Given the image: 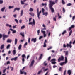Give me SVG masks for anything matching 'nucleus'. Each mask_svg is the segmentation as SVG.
<instances>
[{
    "instance_id": "1",
    "label": "nucleus",
    "mask_w": 75,
    "mask_h": 75,
    "mask_svg": "<svg viewBox=\"0 0 75 75\" xmlns=\"http://www.w3.org/2000/svg\"><path fill=\"white\" fill-rule=\"evenodd\" d=\"M49 3V8L51 10L52 13H54L55 12V10L54 9V8H52V6H53V4H55V2H52V1H50Z\"/></svg>"
},
{
    "instance_id": "2",
    "label": "nucleus",
    "mask_w": 75,
    "mask_h": 75,
    "mask_svg": "<svg viewBox=\"0 0 75 75\" xmlns=\"http://www.w3.org/2000/svg\"><path fill=\"white\" fill-rule=\"evenodd\" d=\"M71 44H72V41H71L69 43V44L67 43V45H66L65 44H64L63 45V47L64 48H66V47H67V48H68V47H69L70 48H72V47Z\"/></svg>"
},
{
    "instance_id": "3",
    "label": "nucleus",
    "mask_w": 75,
    "mask_h": 75,
    "mask_svg": "<svg viewBox=\"0 0 75 75\" xmlns=\"http://www.w3.org/2000/svg\"><path fill=\"white\" fill-rule=\"evenodd\" d=\"M65 62L60 63V65L62 66L64 64H67V63L68 62V60H67V57H65Z\"/></svg>"
},
{
    "instance_id": "4",
    "label": "nucleus",
    "mask_w": 75,
    "mask_h": 75,
    "mask_svg": "<svg viewBox=\"0 0 75 75\" xmlns=\"http://www.w3.org/2000/svg\"><path fill=\"white\" fill-rule=\"evenodd\" d=\"M64 57L63 56H62L61 57H59L58 59V62H60L61 61H64Z\"/></svg>"
},
{
    "instance_id": "5",
    "label": "nucleus",
    "mask_w": 75,
    "mask_h": 75,
    "mask_svg": "<svg viewBox=\"0 0 75 75\" xmlns=\"http://www.w3.org/2000/svg\"><path fill=\"white\" fill-rule=\"evenodd\" d=\"M28 24L29 25H32V24H33V25H35V20H34V19H33L32 22H30L28 23Z\"/></svg>"
},
{
    "instance_id": "6",
    "label": "nucleus",
    "mask_w": 75,
    "mask_h": 75,
    "mask_svg": "<svg viewBox=\"0 0 75 75\" xmlns=\"http://www.w3.org/2000/svg\"><path fill=\"white\" fill-rule=\"evenodd\" d=\"M22 62H24V61H25V59H24V58H26V56H25V54H23L22 55Z\"/></svg>"
},
{
    "instance_id": "7",
    "label": "nucleus",
    "mask_w": 75,
    "mask_h": 75,
    "mask_svg": "<svg viewBox=\"0 0 75 75\" xmlns=\"http://www.w3.org/2000/svg\"><path fill=\"white\" fill-rule=\"evenodd\" d=\"M55 59H53L51 60V63L52 64H56V62H55Z\"/></svg>"
},
{
    "instance_id": "8",
    "label": "nucleus",
    "mask_w": 75,
    "mask_h": 75,
    "mask_svg": "<svg viewBox=\"0 0 75 75\" xmlns=\"http://www.w3.org/2000/svg\"><path fill=\"white\" fill-rule=\"evenodd\" d=\"M35 62V61H34V60H33L32 61L30 66V68H31V67H33V65H34V63Z\"/></svg>"
},
{
    "instance_id": "9",
    "label": "nucleus",
    "mask_w": 75,
    "mask_h": 75,
    "mask_svg": "<svg viewBox=\"0 0 75 75\" xmlns=\"http://www.w3.org/2000/svg\"><path fill=\"white\" fill-rule=\"evenodd\" d=\"M41 33H42L43 34L44 37H46V34H45V31H43L42 30H41Z\"/></svg>"
},
{
    "instance_id": "10",
    "label": "nucleus",
    "mask_w": 75,
    "mask_h": 75,
    "mask_svg": "<svg viewBox=\"0 0 75 75\" xmlns=\"http://www.w3.org/2000/svg\"><path fill=\"white\" fill-rule=\"evenodd\" d=\"M32 42L33 41L35 43L37 41V38H33L31 40Z\"/></svg>"
},
{
    "instance_id": "11",
    "label": "nucleus",
    "mask_w": 75,
    "mask_h": 75,
    "mask_svg": "<svg viewBox=\"0 0 75 75\" xmlns=\"http://www.w3.org/2000/svg\"><path fill=\"white\" fill-rule=\"evenodd\" d=\"M75 27V25H72L71 27H69V31L71 30L72 28H74Z\"/></svg>"
},
{
    "instance_id": "12",
    "label": "nucleus",
    "mask_w": 75,
    "mask_h": 75,
    "mask_svg": "<svg viewBox=\"0 0 75 75\" xmlns=\"http://www.w3.org/2000/svg\"><path fill=\"white\" fill-rule=\"evenodd\" d=\"M64 52L65 53V55L66 56V57L68 56V51H64Z\"/></svg>"
},
{
    "instance_id": "13",
    "label": "nucleus",
    "mask_w": 75,
    "mask_h": 75,
    "mask_svg": "<svg viewBox=\"0 0 75 75\" xmlns=\"http://www.w3.org/2000/svg\"><path fill=\"white\" fill-rule=\"evenodd\" d=\"M41 13V11H40L38 13V17L39 19H40V16Z\"/></svg>"
},
{
    "instance_id": "14",
    "label": "nucleus",
    "mask_w": 75,
    "mask_h": 75,
    "mask_svg": "<svg viewBox=\"0 0 75 75\" xmlns=\"http://www.w3.org/2000/svg\"><path fill=\"white\" fill-rule=\"evenodd\" d=\"M7 42L8 43H11L12 42V40L10 39H8L7 40Z\"/></svg>"
},
{
    "instance_id": "15",
    "label": "nucleus",
    "mask_w": 75,
    "mask_h": 75,
    "mask_svg": "<svg viewBox=\"0 0 75 75\" xmlns=\"http://www.w3.org/2000/svg\"><path fill=\"white\" fill-rule=\"evenodd\" d=\"M72 73V71L71 70H68L67 71V74H69V75H71V74Z\"/></svg>"
},
{
    "instance_id": "16",
    "label": "nucleus",
    "mask_w": 75,
    "mask_h": 75,
    "mask_svg": "<svg viewBox=\"0 0 75 75\" xmlns=\"http://www.w3.org/2000/svg\"><path fill=\"white\" fill-rule=\"evenodd\" d=\"M29 14H30V15L31 16H32V17H34L35 15L33 13L30 12L29 13Z\"/></svg>"
},
{
    "instance_id": "17",
    "label": "nucleus",
    "mask_w": 75,
    "mask_h": 75,
    "mask_svg": "<svg viewBox=\"0 0 75 75\" xmlns=\"http://www.w3.org/2000/svg\"><path fill=\"white\" fill-rule=\"evenodd\" d=\"M20 8H15V9L13 11V12H15V11H16V10H17L18 11H19V10H20Z\"/></svg>"
},
{
    "instance_id": "18",
    "label": "nucleus",
    "mask_w": 75,
    "mask_h": 75,
    "mask_svg": "<svg viewBox=\"0 0 75 75\" xmlns=\"http://www.w3.org/2000/svg\"><path fill=\"white\" fill-rule=\"evenodd\" d=\"M18 40L17 39L15 38V45H16L17 44V41Z\"/></svg>"
},
{
    "instance_id": "19",
    "label": "nucleus",
    "mask_w": 75,
    "mask_h": 75,
    "mask_svg": "<svg viewBox=\"0 0 75 75\" xmlns=\"http://www.w3.org/2000/svg\"><path fill=\"white\" fill-rule=\"evenodd\" d=\"M23 10H22L21 12V13H20V16L21 17L23 16Z\"/></svg>"
},
{
    "instance_id": "20",
    "label": "nucleus",
    "mask_w": 75,
    "mask_h": 75,
    "mask_svg": "<svg viewBox=\"0 0 75 75\" xmlns=\"http://www.w3.org/2000/svg\"><path fill=\"white\" fill-rule=\"evenodd\" d=\"M13 55H15L16 53V50H13Z\"/></svg>"
},
{
    "instance_id": "21",
    "label": "nucleus",
    "mask_w": 75,
    "mask_h": 75,
    "mask_svg": "<svg viewBox=\"0 0 75 75\" xmlns=\"http://www.w3.org/2000/svg\"><path fill=\"white\" fill-rule=\"evenodd\" d=\"M20 35L22 36V37H24V32L22 33L21 32L20 33Z\"/></svg>"
},
{
    "instance_id": "22",
    "label": "nucleus",
    "mask_w": 75,
    "mask_h": 75,
    "mask_svg": "<svg viewBox=\"0 0 75 75\" xmlns=\"http://www.w3.org/2000/svg\"><path fill=\"white\" fill-rule=\"evenodd\" d=\"M67 33V30H64L62 33V35H64L65 34H66Z\"/></svg>"
},
{
    "instance_id": "23",
    "label": "nucleus",
    "mask_w": 75,
    "mask_h": 75,
    "mask_svg": "<svg viewBox=\"0 0 75 75\" xmlns=\"http://www.w3.org/2000/svg\"><path fill=\"white\" fill-rule=\"evenodd\" d=\"M4 45L3 44L0 47L1 50H2L4 48Z\"/></svg>"
},
{
    "instance_id": "24",
    "label": "nucleus",
    "mask_w": 75,
    "mask_h": 75,
    "mask_svg": "<svg viewBox=\"0 0 75 75\" xmlns=\"http://www.w3.org/2000/svg\"><path fill=\"white\" fill-rule=\"evenodd\" d=\"M27 42H26L24 44V48H26L27 47H26V46L27 45Z\"/></svg>"
},
{
    "instance_id": "25",
    "label": "nucleus",
    "mask_w": 75,
    "mask_h": 75,
    "mask_svg": "<svg viewBox=\"0 0 75 75\" xmlns=\"http://www.w3.org/2000/svg\"><path fill=\"white\" fill-rule=\"evenodd\" d=\"M72 30H70V31L69 32V36H70V35L72 34Z\"/></svg>"
},
{
    "instance_id": "26",
    "label": "nucleus",
    "mask_w": 75,
    "mask_h": 75,
    "mask_svg": "<svg viewBox=\"0 0 75 75\" xmlns=\"http://www.w3.org/2000/svg\"><path fill=\"white\" fill-rule=\"evenodd\" d=\"M3 37H4V38H7L8 37V35H5L4 34H3Z\"/></svg>"
},
{
    "instance_id": "27",
    "label": "nucleus",
    "mask_w": 75,
    "mask_h": 75,
    "mask_svg": "<svg viewBox=\"0 0 75 75\" xmlns=\"http://www.w3.org/2000/svg\"><path fill=\"white\" fill-rule=\"evenodd\" d=\"M43 15H45V16H47L48 15V12H43Z\"/></svg>"
},
{
    "instance_id": "28",
    "label": "nucleus",
    "mask_w": 75,
    "mask_h": 75,
    "mask_svg": "<svg viewBox=\"0 0 75 75\" xmlns=\"http://www.w3.org/2000/svg\"><path fill=\"white\" fill-rule=\"evenodd\" d=\"M72 4L71 3H68L67 4V6H72Z\"/></svg>"
},
{
    "instance_id": "29",
    "label": "nucleus",
    "mask_w": 75,
    "mask_h": 75,
    "mask_svg": "<svg viewBox=\"0 0 75 75\" xmlns=\"http://www.w3.org/2000/svg\"><path fill=\"white\" fill-rule=\"evenodd\" d=\"M6 27H9L10 28H11V25H9L8 24H6Z\"/></svg>"
},
{
    "instance_id": "30",
    "label": "nucleus",
    "mask_w": 75,
    "mask_h": 75,
    "mask_svg": "<svg viewBox=\"0 0 75 75\" xmlns=\"http://www.w3.org/2000/svg\"><path fill=\"white\" fill-rule=\"evenodd\" d=\"M22 47V45H20L18 47V50H21V47Z\"/></svg>"
},
{
    "instance_id": "31",
    "label": "nucleus",
    "mask_w": 75,
    "mask_h": 75,
    "mask_svg": "<svg viewBox=\"0 0 75 75\" xmlns=\"http://www.w3.org/2000/svg\"><path fill=\"white\" fill-rule=\"evenodd\" d=\"M5 8L6 7H4L2 8V9H1V11H2V12H3V11H4V10H5Z\"/></svg>"
},
{
    "instance_id": "32",
    "label": "nucleus",
    "mask_w": 75,
    "mask_h": 75,
    "mask_svg": "<svg viewBox=\"0 0 75 75\" xmlns=\"http://www.w3.org/2000/svg\"><path fill=\"white\" fill-rule=\"evenodd\" d=\"M10 45L8 44L6 47V49H9V48H10Z\"/></svg>"
},
{
    "instance_id": "33",
    "label": "nucleus",
    "mask_w": 75,
    "mask_h": 75,
    "mask_svg": "<svg viewBox=\"0 0 75 75\" xmlns=\"http://www.w3.org/2000/svg\"><path fill=\"white\" fill-rule=\"evenodd\" d=\"M33 10H34L32 8H30V9H29V11H30V12H32V11H33Z\"/></svg>"
},
{
    "instance_id": "34",
    "label": "nucleus",
    "mask_w": 75,
    "mask_h": 75,
    "mask_svg": "<svg viewBox=\"0 0 75 75\" xmlns=\"http://www.w3.org/2000/svg\"><path fill=\"white\" fill-rule=\"evenodd\" d=\"M21 4H24V1H23L22 0L21 1Z\"/></svg>"
},
{
    "instance_id": "35",
    "label": "nucleus",
    "mask_w": 75,
    "mask_h": 75,
    "mask_svg": "<svg viewBox=\"0 0 75 75\" xmlns=\"http://www.w3.org/2000/svg\"><path fill=\"white\" fill-rule=\"evenodd\" d=\"M58 16L59 17V18H61V16H59V13H57Z\"/></svg>"
},
{
    "instance_id": "36",
    "label": "nucleus",
    "mask_w": 75,
    "mask_h": 75,
    "mask_svg": "<svg viewBox=\"0 0 75 75\" xmlns=\"http://www.w3.org/2000/svg\"><path fill=\"white\" fill-rule=\"evenodd\" d=\"M62 4H65V1H64V0H62Z\"/></svg>"
},
{
    "instance_id": "37",
    "label": "nucleus",
    "mask_w": 75,
    "mask_h": 75,
    "mask_svg": "<svg viewBox=\"0 0 75 75\" xmlns=\"http://www.w3.org/2000/svg\"><path fill=\"white\" fill-rule=\"evenodd\" d=\"M24 72H23L21 70H20V74H23Z\"/></svg>"
},
{
    "instance_id": "38",
    "label": "nucleus",
    "mask_w": 75,
    "mask_h": 75,
    "mask_svg": "<svg viewBox=\"0 0 75 75\" xmlns=\"http://www.w3.org/2000/svg\"><path fill=\"white\" fill-rule=\"evenodd\" d=\"M17 58H18V57H16L14 58V61H17Z\"/></svg>"
},
{
    "instance_id": "39",
    "label": "nucleus",
    "mask_w": 75,
    "mask_h": 75,
    "mask_svg": "<svg viewBox=\"0 0 75 75\" xmlns=\"http://www.w3.org/2000/svg\"><path fill=\"white\" fill-rule=\"evenodd\" d=\"M14 8V6H10L9 7V9H10L11 8Z\"/></svg>"
},
{
    "instance_id": "40",
    "label": "nucleus",
    "mask_w": 75,
    "mask_h": 75,
    "mask_svg": "<svg viewBox=\"0 0 75 75\" xmlns=\"http://www.w3.org/2000/svg\"><path fill=\"white\" fill-rule=\"evenodd\" d=\"M31 41H30V38H29L28 39V43L30 44Z\"/></svg>"
},
{
    "instance_id": "41",
    "label": "nucleus",
    "mask_w": 75,
    "mask_h": 75,
    "mask_svg": "<svg viewBox=\"0 0 75 75\" xmlns=\"http://www.w3.org/2000/svg\"><path fill=\"white\" fill-rule=\"evenodd\" d=\"M25 28V26H22L21 27V29L22 30V29H23Z\"/></svg>"
},
{
    "instance_id": "42",
    "label": "nucleus",
    "mask_w": 75,
    "mask_h": 75,
    "mask_svg": "<svg viewBox=\"0 0 75 75\" xmlns=\"http://www.w3.org/2000/svg\"><path fill=\"white\" fill-rule=\"evenodd\" d=\"M16 33V30H13V32H12V33L13 34H14V33Z\"/></svg>"
},
{
    "instance_id": "43",
    "label": "nucleus",
    "mask_w": 75,
    "mask_h": 75,
    "mask_svg": "<svg viewBox=\"0 0 75 75\" xmlns=\"http://www.w3.org/2000/svg\"><path fill=\"white\" fill-rule=\"evenodd\" d=\"M15 21L17 23H18V21L17 19H15Z\"/></svg>"
},
{
    "instance_id": "44",
    "label": "nucleus",
    "mask_w": 75,
    "mask_h": 75,
    "mask_svg": "<svg viewBox=\"0 0 75 75\" xmlns=\"http://www.w3.org/2000/svg\"><path fill=\"white\" fill-rule=\"evenodd\" d=\"M41 72H42V70H40L38 72V74H40Z\"/></svg>"
},
{
    "instance_id": "45",
    "label": "nucleus",
    "mask_w": 75,
    "mask_h": 75,
    "mask_svg": "<svg viewBox=\"0 0 75 75\" xmlns=\"http://www.w3.org/2000/svg\"><path fill=\"white\" fill-rule=\"evenodd\" d=\"M37 33H38V35H39L40 34V30H38Z\"/></svg>"
},
{
    "instance_id": "46",
    "label": "nucleus",
    "mask_w": 75,
    "mask_h": 75,
    "mask_svg": "<svg viewBox=\"0 0 75 75\" xmlns=\"http://www.w3.org/2000/svg\"><path fill=\"white\" fill-rule=\"evenodd\" d=\"M66 72H67V70H65L64 73V75H65L66 74Z\"/></svg>"
},
{
    "instance_id": "47",
    "label": "nucleus",
    "mask_w": 75,
    "mask_h": 75,
    "mask_svg": "<svg viewBox=\"0 0 75 75\" xmlns=\"http://www.w3.org/2000/svg\"><path fill=\"white\" fill-rule=\"evenodd\" d=\"M63 13H65V8H63Z\"/></svg>"
},
{
    "instance_id": "48",
    "label": "nucleus",
    "mask_w": 75,
    "mask_h": 75,
    "mask_svg": "<svg viewBox=\"0 0 75 75\" xmlns=\"http://www.w3.org/2000/svg\"><path fill=\"white\" fill-rule=\"evenodd\" d=\"M3 3V0H0V4H2Z\"/></svg>"
},
{
    "instance_id": "49",
    "label": "nucleus",
    "mask_w": 75,
    "mask_h": 75,
    "mask_svg": "<svg viewBox=\"0 0 75 75\" xmlns=\"http://www.w3.org/2000/svg\"><path fill=\"white\" fill-rule=\"evenodd\" d=\"M10 64V62L9 61H8L7 62V63H6L7 65H8V64Z\"/></svg>"
},
{
    "instance_id": "50",
    "label": "nucleus",
    "mask_w": 75,
    "mask_h": 75,
    "mask_svg": "<svg viewBox=\"0 0 75 75\" xmlns=\"http://www.w3.org/2000/svg\"><path fill=\"white\" fill-rule=\"evenodd\" d=\"M42 37H43V36H40L39 38V40H40L41 39V38H42Z\"/></svg>"
},
{
    "instance_id": "51",
    "label": "nucleus",
    "mask_w": 75,
    "mask_h": 75,
    "mask_svg": "<svg viewBox=\"0 0 75 75\" xmlns=\"http://www.w3.org/2000/svg\"><path fill=\"white\" fill-rule=\"evenodd\" d=\"M51 35V32H50L49 33H48V37H50V35Z\"/></svg>"
},
{
    "instance_id": "52",
    "label": "nucleus",
    "mask_w": 75,
    "mask_h": 75,
    "mask_svg": "<svg viewBox=\"0 0 75 75\" xmlns=\"http://www.w3.org/2000/svg\"><path fill=\"white\" fill-rule=\"evenodd\" d=\"M13 17H15V18H16V17H17V15L16 14H15L13 15Z\"/></svg>"
},
{
    "instance_id": "53",
    "label": "nucleus",
    "mask_w": 75,
    "mask_h": 75,
    "mask_svg": "<svg viewBox=\"0 0 75 75\" xmlns=\"http://www.w3.org/2000/svg\"><path fill=\"white\" fill-rule=\"evenodd\" d=\"M11 71H13L14 69V67H11Z\"/></svg>"
},
{
    "instance_id": "54",
    "label": "nucleus",
    "mask_w": 75,
    "mask_h": 75,
    "mask_svg": "<svg viewBox=\"0 0 75 75\" xmlns=\"http://www.w3.org/2000/svg\"><path fill=\"white\" fill-rule=\"evenodd\" d=\"M46 46H47V45H46V43H44L43 47H46Z\"/></svg>"
},
{
    "instance_id": "55",
    "label": "nucleus",
    "mask_w": 75,
    "mask_h": 75,
    "mask_svg": "<svg viewBox=\"0 0 75 75\" xmlns=\"http://www.w3.org/2000/svg\"><path fill=\"white\" fill-rule=\"evenodd\" d=\"M52 48V47H50L47 49L48 50H49Z\"/></svg>"
},
{
    "instance_id": "56",
    "label": "nucleus",
    "mask_w": 75,
    "mask_h": 75,
    "mask_svg": "<svg viewBox=\"0 0 75 75\" xmlns=\"http://www.w3.org/2000/svg\"><path fill=\"white\" fill-rule=\"evenodd\" d=\"M51 56H50L48 58V61H50V59H51Z\"/></svg>"
},
{
    "instance_id": "57",
    "label": "nucleus",
    "mask_w": 75,
    "mask_h": 75,
    "mask_svg": "<svg viewBox=\"0 0 75 75\" xmlns=\"http://www.w3.org/2000/svg\"><path fill=\"white\" fill-rule=\"evenodd\" d=\"M42 12L43 13H44V8H42Z\"/></svg>"
},
{
    "instance_id": "58",
    "label": "nucleus",
    "mask_w": 75,
    "mask_h": 75,
    "mask_svg": "<svg viewBox=\"0 0 75 75\" xmlns=\"http://www.w3.org/2000/svg\"><path fill=\"white\" fill-rule=\"evenodd\" d=\"M6 69L4 70H3V73H5V72H6Z\"/></svg>"
},
{
    "instance_id": "59",
    "label": "nucleus",
    "mask_w": 75,
    "mask_h": 75,
    "mask_svg": "<svg viewBox=\"0 0 75 75\" xmlns=\"http://www.w3.org/2000/svg\"><path fill=\"white\" fill-rule=\"evenodd\" d=\"M48 68H47L45 69L43 71H44V72H45V71H47V70H48Z\"/></svg>"
},
{
    "instance_id": "60",
    "label": "nucleus",
    "mask_w": 75,
    "mask_h": 75,
    "mask_svg": "<svg viewBox=\"0 0 75 75\" xmlns=\"http://www.w3.org/2000/svg\"><path fill=\"white\" fill-rule=\"evenodd\" d=\"M29 57H30V55H28L27 57V59H28V58H29Z\"/></svg>"
},
{
    "instance_id": "61",
    "label": "nucleus",
    "mask_w": 75,
    "mask_h": 75,
    "mask_svg": "<svg viewBox=\"0 0 75 75\" xmlns=\"http://www.w3.org/2000/svg\"><path fill=\"white\" fill-rule=\"evenodd\" d=\"M62 69V68H61V67H60L59 68V71H61Z\"/></svg>"
},
{
    "instance_id": "62",
    "label": "nucleus",
    "mask_w": 75,
    "mask_h": 75,
    "mask_svg": "<svg viewBox=\"0 0 75 75\" xmlns=\"http://www.w3.org/2000/svg\"><path fill=\"white\" fill-rule=\"evenodd\" d=\"M46 42H47V40L46 39L44 43L46 44Z\"/></svg>"
},
{
    "instance_id": "63",
    "label": "nucleus",
    "mask_w": 75,
    "mask_h": 75,
    "mask_svg": "<svg viewBox=\"0 0 75 75\" xmlns=\"http://www.w3.org/2000/svg\"><path fill=\"white\" fill-rule=\"evenodd\" d=\"M9 58L8 57H6V60H8V59Z\"/></svg>"
},
{
    "instance_id": "64",
    "label": "nucleus",
    "mask_w": 75,
    "mask_h": 75,
    "mask_svg": "<svg viewBox=\"0 0 75 75\" xmlns=\"http://www.w3.org/2000/svg\"><path fill=\"white\" fill-rule=\"evenodd\" d=\"M75 16H73L72 17V19H75Z\"/></svg>"
}]
</instances>
